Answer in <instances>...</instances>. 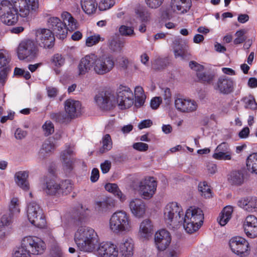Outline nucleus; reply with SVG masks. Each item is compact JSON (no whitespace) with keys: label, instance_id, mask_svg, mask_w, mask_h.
<instances>
[{"label":"nucleus","instance_id":"nucleus-1","mask_svg":"<svg viewBox=\"0 0 257 257\" xmlns=\"http://www.w3.org/2000/svg\"><path fill=\"white\" fill-rule=\"evenodd\" d=\"M39 5V0H3L0 2V21L7 26H14L19 17L27 18L36 12Z\"/></svg>","mask_w":257,"mask_h":257},{"label":"nucleus","instance_id":"nucleus-2","mask_svg":"<svg viewBox=\"0 0 257 257\" xmlns=\"http://www.w3.org/2000/svg\"><path fill=\"white\" fill-rule=\"evenodd\" d=\"M78 248L84 252L93 251L98 243V236L94 229L89 226L79 227L74 235Z\"/></svg>","mask_w":257,"mask_h":257},{"label":"nucleus","instance_id":"nucleus-3","mask_svg":"<svg viewBox=\"0 0 257 257\" xmlns=\"http://www.w3.org/2000/svg\"><path fill=\"white\" fill-rule=\"evenodd\" d=\"M109 228L111 232L116 234H126L133 229V224L130 215L125 211L118 210L110 216Z\"/></svg>","mask_w":257,"mask_h":257},{"label":"nucleus","instance_id":"nucleus-4","mask_svg":"<svg viewBox=\"0 0 257 257\" xmlns=\"http://www.w3.org/2000/svg\"><path fill=\"white\" fill-rule=\"evenodd\" d=\"M180 225H183L185 231L192 233L201 227L203 222L204 214L202 210L196 207L191 206L188 208L182 215Z\"/></svg>","mask_w":257,"mask_h":257},{"label":"nucleus","instance_id":"nucleus-5","mask_svg":"<svg viewBox=\"0 0 257 257\" xmlns=\"http://www.w3.org/2000/svg\"><path fill=\"white\" fill-rule=\"evenodd\" d=\"M183 210L181 204L177 202L168 203L163 209V219L168 225L175 228L180 225Z\"/></svg>","mask_w":257,"mask_h":257},{"label":"nucleus","instance_id":"nucleus-6","mask_svg":"<svg viewBox=\"0 0 257 257\" xmlns=\"http://www.w3.org/2000/svg\"><path fill=\"white\" fill-rule=\"evenodd\" d=\"M72 185L69 180H65L58 183L54 180L46 182L44 191L49 195L60 197L69 194L72 190Z\"/></svg>","mask_w":257,"mask_h":257},{"label":"nucleus","instance_id":"nucleus-7","mask_svg":"<svg viewBox=\"0 0 257 257\" xmlns=\"http://www.w3.org/2000/svg\"><path fill=\"white\" fill-rule=\"evenodd\" d=\"M38 48L35 41L31 39H26L21 41L17 53L20 60L34 59L38 55Z\"/></svg>","mask_w":257,"mask_h":257},{"label":"nucleus","instance_id":"nucleus-8","mask_svg":"<svg viewBox=\"0 0 257 257\" xmlns=\"http://www.w3.org/2000/svg\"><path fill=\"white\" fill-rule=\"evenodd\" d=\"M27 215L29 222L34 226L41 228L46 226V221L43 210L36 202L28 204Z\"/></svg>","mask_w":257,"mask_h":257},{"label":"nucleus","instance_id":"nucleus-9","mask_svg":"<svg viewBox=\"0 0 257 257\" xmlns=\"http://www.w3.org/2000/svg\"><path fill=\"white\" fill-rule=\"evenodd\" d=\"M115 96V105L123 109L130 107L134 103V95L131 89L120 85L117 89Z\"/></svg>","mask_w":257,"mask_h":257},{"label":"nucleus","instance_id":"nucleus-10","mask_svg":"<svg viewBox=\"0 0 257 257\" xmlns=\"http://www.w3.org/2000/svg\"><path fill=\"white\" fill-rule=\"evenodd\" d=\"M228 245L231 251L239 257H247L250 253L249 243L241 236L231 237L228 241Z\"/></svg>","mask_w":257,"mask_h":257},{"label":"nucleus","instance_id":"nucleus-11","mask_svg":"<svg viewBox=\"0 0 257 257\" xmlns=\"http://www.w3.org/2000/svg\"><path fill=\"white\" fill-rule=\"evenodd\" d=\"M37 46L45 49H51L55 42L54 33L49 29L38 28L34 31Z\"/></svg>","mask_w":257,"mask_h":257},{"label":"nucleus","instance_id":"nucleus-12","mask_svg":"<svg viewBox=\"0 0 257 257\" xmlns=\"http://www.w3.org/2000/svg\"><path fill=\"white\" fill-rule=\"evenodd\" d=\"M21 244L30 250L32 254H40L46 249L45 242L39 237L35 236H27L24 237Z\"/></svg>","mask_w":257,"mask_h":257},{"label":"nucleus","instance_id":"nucleus-13","mask_svg":"<svg viewBox=\"0 0 257 257\" xmlns=\"http://www.w3.org/2000/svg\"><path fill=\"white\" fill-rule=\"evenodd\" d=\"M94 71L98 75L109 72L114 66L113 58L109 56H98L94 54Z\"/></svg>","mask_w":257,"mask_h":257},{"label":"nucleus","instance_id":"nucleus-14","mask_svg":"<svg viewBox=\"0 0 257 257\" xmlns=\"http://www.w3.org/2000/svg\"><path fill=\"white\" fill-rule=\"evenodd\" d=\"M174 106L178 111L189 113L197 111L198 103L194 99L178 96L175 97Z\"/></svg>","mask_w":257,"mask_h":257},{"label":"nucleus","instance_id":"nucleus-15","mask_svg":"<svg viewBox=\"0 0 257 257\" xmlns=\"http://www.w3.org/2000/svg\"><path fill=\"white\" fill-rule=\"evenodd\" d=\"M98 107L102 110H107L115 106L114 94L110 91H102L95 97Z\"/></svg>","mask_w":257,"mask_h":257},{"label":"nucleus","instance_id":"nucleus-16","mask_svg":"<svg viewBox=\"0 0 257 257\" xmlns=\"http://www.w3.org/2000/svg\"><path fill=\"white\" fill-rule=\"evenodd\" d=\"M157 186V183L155 178L149 177L140 183L139 193L144 199H149L155 193Z\"/></svg>","mask_w":257,"mask_h":257},{"label":"nucleus","instance_id":"nucleus-17","mask_svg":"<svg viewBox=\"0 0 257 257\" xmlns=\"http://www.w3.org/2000/svg\"><path fill=\"white\" fill-rule=\"evenodd\" d=\"M242 228L247 237L257 238V217L253 215H247L243 221Z\"/></svg>","mask_w":257,"mask_h":257},{"label":"nucleus","instance_id":"nucleus-18","mask_svg":"<svg viewBox=\"0 0 257 257\" xmlns=\"http://www.w3.org/2000/svg\"><path fill=\"white\" fill-rule=\"evenodd\" d=\"M47 26L60 39L66 37L67 29L65 24L58 17H51L47 20Z\"/></svg>","mask_w":257,"mask_h":257},{"label":"nucleus","instance_id":"nucleus-19","mask_svg":"<svg viewBox=\"0 0 257 257\" xmlns=\"http://www.w3.org/2000/svg\"><path fill=\"white\" fill-rule=\"evenodd\" d=\"M155 244L159 251L165 250L170 244L172 238L170 233L166 229L157 231L154 236Z\"/></svg>","mask_w":257,"mask_h":257},{"label":"nucleus","instance_id":"nucleus-20","mask_svg":"<svg viewBox=\"0 0 257 257\" xmlns=\"http://www.w3.org/2000/svg\"><path fill=\"white\" fill-rule=\"evenodd\" d=\"M96 254L98 257H118L117 246L111 242H103L99 244Z\"/></svg>","mask_w":257,"mask_h":257},{"label":"nucleus","instance_id":"nucleus-21","mask_svg":"<svg viewBox=\"0 0 257 257\" xmlns=\"http://www.w3.org/2000/svg\"><path fill=\"white\" fill-rule=\"evenodd\" d=\"M116 200L112 197H106L96 200L94 203V208L99 214L109 211L115 207Z\"/></svg>","mask_w":257,"mask_h":257},{"label":"nucleus","instance_id":"nucleus-22","mask_svg":"<svg viewBox=\"0 0 257 257\" xmlns=\"http://www.w3.org/2000/svg\"><path fill=\"white\" fill-rule=\"evenodd\" d=\"M94 54H90L82 58L77 67V74L79 76H84L92 68L94 70Z\"/></svg>","mask_w":257,"mask_h":257},{"label":"nucleus","instance_id":"nucleus-23","mask_svg":"<svg viewBox=\"0 0 257 257\" xmlns=\"http://www.w3.org/2000/svg\"><path fill=\"white\" fill-rule=\"evenodd\" d=\"M234 82L226 76H220L216 83L214 88L221 93L228 94L233 91Z\"/></svg>","mask_w":257,"mask_h":257},{"label":"nucleus","instance_id":"nucleus-24","mask_svg":"<svg viewBox=\"0 0 257 257\" xmlns=\"http://www.w3.org/2000/svg\"><path fill=\"white\" fill-rule=\"evenodd\" d=\"M128 206L131 213L136 218H142L146 213L145 203L140 198L131 199L128 202Z\"/></svg>","mask_w":257,"mask_h":257},{"label":"nucleus","instance_id":"nucleus-25","mask_svg":"<svg viewBox=\"0 0 257 257\" xmlns=\"http://www.w3.org/2000/svg\"><path fill=\"white\" fill-rule=\"evenodd\" d=\"M74 154V148L70 145H66L65 149L61 152L60 158L64 170L70 171L72 169L75 162Z\"/></svg>","mask_w":257,"mask_h":257},{"label":"nucleus","instance_id":"nucleus-26","mask_svg":"<svg viewBox=\"0 0 257 257\" xmlns=\"http://www.w3.org/2000/svg\"><path fill=\"white\" fill-rule=\"evenodd\" d=\"M118 250L121 257H132L134 254V243L130 237L123 239L118 245Z\"/></svg>","mask_w":257,"mask_h":257},{"label":"nucleus","instance_id":"nucleus-27","mask_svg":"<svg viewBox=\"0 0 257 257\" xmlns=\"http://www.w3.org/2000/svg\"><path fill=\"white\" fill-rule=\"evenodd\" d=\"M81 103L72 99H68L65 101L64 108L67 116L70 118L77 117L80 113Z\"/></svg>","mask_w":257,"mask_h":257},{"label":"nucleus","instance_id":"nucleus-28","mask_svg":"<svg viewBox=\"0 0 257 257\" xmlns=\"http://www.w3.org/2000/svg\"><path fill=\"white\" fill-rule=\"evenodd\" d=\"M238 206L248 212L257 211V197L247 196L240 198L237 202Z\"/></svg>","mask_w":257,"mask_h":257},{"label":"nucleus","instance_id":"nucleus-29","mask_svg":"<svg viewBox=\"0 0 257 257\" xmlns=\"http://www.w3.org/2000/svg\"><path fill=\"white\" fill-rule=\"evenodd\" d=\"M191 6V0H171V2L172 10L181 14L188 12Z\"/></svg>","mask_w":257,"mask_h":257},{"label":"nucleus","instance_id":"nucleus-30","mask_svg":"<svg viewBox=\"0 0 257 257\" xmlns=\"http://www.w3.org/2000/svg\"><path fill=\"white\" fill-rule=\"evenodd\" d=\"M153 232V225L149 219L143 220L140 223L138 234L144 239H148L151 236Z\"/></svg>","mask_w":257,"mask_h":257},{"label":"nucleus","instance_id":"nucleus-31","mask_svg":"<svg viewBox=\"0 0 257 257\" xmlns=\"http://www.w3.org/2000/svg\"><path fill=\"white\" fill-rule=\"evenodd\" d=\"M173 52L176 58H180L181 60L185 59L188 53V46L186 43L179 40H175L174 42Z\"/></svg>","mask_w":257,"mask_h":257},{"label":"nucleus","instance_id":"nucleus-32","mask_svg":"<svg viewBox=\"0 0 257 257\" xmlns=\"http://www.w3.org/2000/svg\"><path fill=\"white\" fill-rule=\"evenodd\" d=\"M28 172L27 171H19L15 175V181L16 184L24 191H28L30 188L28 181Z\"/></svg>","mask_w":257,"mask_h":257},{"label":"nucleus","instance_id":"nucleus-33","mask_svg":"<svg viewBox=\"0 0 257 257\" xmlns=\"http://www.w3.org/2000/svg\"><path fill=\"white\" fill-rule=\"evenodd\" d=\"M80 5L84 13L89 16L95 14L98 8L96 0H80Z\"/></svg>","mask_w":257,"mask_h":257},{"label":"nucleus","instance_id":"nucleus-34","mask_svg":"<svg viewBox=\"0 0 257 257\" xmlns=\"http://www.w3.org/2000/svg\"><path fill=\"white\" fill-rule=\"evenodd\" d=\"M61 18L63 23L65 24L67 31H73L77 28V22L69 13L63 12L62 13Z\"/></svg>","mask_w":257,"mask_h":257},{"label":"nucleus","instance_id":"nucleus-35","mask_svg":"<svg viewBox=\"0 0 257 257\" xmlns=\"http://www.w3.org/2000/svg\"><path fill=\"white\" fill-rule=\"evenodd\" d=\"M245 164L249 173L257 175V153L249 154L246 159Z\"/></svg>","mask_w":257,"mask_h":257},{"label":"nucleus","instance_id":"nucleus-36","mask_svg":"<svg viewBox=\"0 0 257 257\" xmlns=\"http://www.w3.org/2000/svg\"><path fill=\"white\" fill-rule=\"evenodd\" d=\"M51 62L54 70L58 74L60 72V68L63 66L65 63V58L61 54L57 53L52 57Z\"/></svg>","mask_w":257,"mask_h":257},{"label":"nucleus","instance_id":"nucleus-37","mask_svg":"<svg viewBox=\"0 0 257 257\" xmlns=\"http://www.w3.org/2000/svg\"><path fill=\"white\" fill-rule=\"evenodd\" d=\"M232 212L233 208L231 206L223 208L218 218V221L221 226L225 225L230 219Z\"/></svg>","mask_w":257,"mask_h":257},{"label":"nucleus","instance_id":"nucleus-38","mask_svg":"<svg viewBox=\"0 0 257 257\" xmlns=\"http://www.w3.org/2000/svg\"><path fill=\"white\" fill-rule=\"evenodd\" d=\"M227 179L232 185H240L243 183L244 177L241 172L233 171L228 175Z\"/></svg>","mask_w":257,"mask_h":257},{"label":"nucleus","instance_id":"nucleus-39","mask_svg":"<svg viewBox=\"0 0 257 257\" xmlns=\"http://www.w3.org/2000/svg\"><path fill=\"white\" fill-rule=\"evenodd\" d=\"M134 95L135 96V105L137 107L141 106L144 103L146 99L143 88L139 86L136 87Z\"/></svg>","mask_w":257,"mask_h":257},{"label":"nucleus","instance_id":"nucleus-40","mask_svg":"<svg viewBox=\"0 0 257 257\" xmlns=\"http://www.w3.org/2000/svg\"><path fill=\"white\" fill-rule=\"evenodd\" d=\"M52 140L51 138H49L44 142L39 153L41 156L45 157L46 154L51 153L55 149L56 145Z\"/></svg>","mask_w":257,"mask_h":257},{"label":"nucleus","instance_id":"nucleus-41","mask_svg":"<svg viewBox=\"0 0 257 257\" xmlns=\"http://www.w3.org/2000/svg\"><path fill=\"white\" fill-rule=\"evenodd\" d=\"M9 209L12 214L19 213L20 212V202L18 197L13 196L11 198Z\"/></svg>","mask_w":257,"mask_h":257},{"label":"nucleus","instance_id":"nucleus-42","mask_svg":"<svg viewBox=\"0 0 257 257\" xmlns=\"http://www.w3.org/2000/svg\"><path fill=\"white\" fill-rule=\"evenodd\" d=\"M241 101L244 104L245 108L252 110L257 109V103L252 95L249 94L243 97Z\"/></svg>","mask_w":257,"mask_h":257},{"label":"nucleus","instance_id":"nucleus-43","mask_svg":"<svg viewBox=\"0 0 257 257\" xmlns=\"http://www.w3.org/2000/svg\"><path fill=\"white\" fill-rule=\"evenodd\" d=\"M198 190L201 195L205 198H210L212 196V193L209 186L207 182L204 181L200 182L198 185Z\"/></svg>","mask_w":257,"mask_h":257},{"label":"nucleus","instance_id":"nucleus-44","mask_svg":"<svg viewBox=\"0 0 257 257\" xmlns=\"http://www.w3.org/2000/svg\"><path fill=\"white\" fill-rule=\"evenodd\" d=\"M30 250L22 244L17 248L13 253V257H32Z\"/></svg>","mask_w":257,"mask_h":257},{"label":"nucleus","instance_id":"nucleus-45","mask_svg":"<svg viewBox=\"0 0 257 257\" xmlns=\"http://www.w3.org/2000/svg\"><path fill=\"white\" fill-rule=\"evenodd\" d=\"M104 39L100 36V35L95 34L93 35L88 37L86 39V46L89 47L96 45L100 41H103Z\"/></svg>","mask_w":257,"mask_h":257},{"label":"nucleus","instance_id":"nucleus-46","mask_svg":"<svg viewBox=\"0 0 257 257\" xmlns=\"http://www.w3.org/2000/svg\"><path fill=\"white\" fill-rule=\"evenodd\" d=\"M102 147L100 149V152L103 153L105 152L110 150L112 146V142L110 136L106 134L102 138Z\"/></svg>","mask_w":257,"mask_h":257},{"label":"nucleus","instance_id":"nucleus-47","mask_svg":"<svg viewBox=\"0 0 257 257\" xmlns=\"http://www.w3.org/2000/svg\"><path fill=\"white\" fill-rule=\"evenodd\" d=\"M109 48L114 52L120 51L123 47V42L120 40L112 38L108 41Z\"/></svg>","mask_w":257,"mask_h":257},{"label":"nucleus","instance_id":"nucleus-48","mask_svg":"<svg viewBox=\"0 0 257 257\" xmlns=\"http://www.w3.org/2000/svg\"><path fill=\"white\" fill-rule=\"evenodd\" d=\"M181 253V247L177 244L173 245L166 252V257H179Z\"/></svg>","mask_w":257,"mask_h":257},{"label":"nucleus","instance_id":"nucleus-49","mask_svg":"<svg viewBox=\"0 0 257 257\" xmlns=\"http://www.w3.org/2000/svg\"><path fill=\"white\" fill-rule=\"evenodd\" d=\"M212 157L218 160H230L232 159V154H227L226 152L220 151H215Z\"/></svg>","mask_w":257,"mask_h":257},{"label":"nucleus","instance_id":"nucleus-50","mask_svg":"<svg viewBox=\"0 0 257 257\" xmlns=\"http://www.w3.org/2000/svg\"><path fill=\"white\" fill-rule=\"evenodd\" d=\"M246 32L247 31L245 29H241L237 31L235 34L236 38L234 40V43L235 44H239L245 41L247 38L245 35Z\"/></svg>","mask_w":257,"mask_h":257},{"label":"nucleus","instance_id":"nucleus-51","mask_svg":"<svg viewBox=\"0 0 257 257\" xmlns=\"http://www.w3.org/2000/svg\"><path fill=\"white\" fill-rule=\"evenodd\" d=\"M114 0H101L98 5V9L100 11H106L114 6Z\"/></svg>","mask_w":257,"mask_h":257},{"label":"nucleus","instance_id":"nucleus-52","mask_svg":"<svg viewBox=\"0 0 257 257\" xmlns=\"http://www.w3.org/2000/svg\"><path fill=\"white\" fill-rule=\"evenodd\" d=\"M197 76L198 79L205 83H210L214 78V75L211 74H207L204 72H198Z\"/></svg>","mask_w":257,"mask_h":257},{"label":"nucleus","instance_id":"nucleus-53","mask_svg":"<svg viewBox=\"0 0 257 257\" xmlns=\"http://www.w3.org/2000/svg\"><path fill=\"white\" fill-rule=\"evenodd\" d=\"M42 128L46 136H49L54 132V125L50 120L46 121L43 125Z\"/></svg>","mask_w":257,"mask_h":257},{"label":"nucleus","instance_id":"nucleus-54","mask_svg":"<svg viewBox=\"0 0 257 257\" xmlns=\"http://www.w3.org/2000/svg\"><path fill=\"white\" fill-rule=\"evenodd\" d=\"M162 95L166 105H169L171 102L172 94L168 88L162 89Z\"/></svg>","mask_w":257,"mask_h":257},{"label":"nucleus","instance_id":"nucleus-55","mask_svg":"<svg viewBox=\"0 0 257 257\" xmlns=\"http://www.w3.org/2000/svg\"><path fill=\"white\" fill-rule=\"evenodd\" d=\"M136 14L142 21H148L150 17L148 11L144 8L138 9Z\"/></svg>","mask_w":257,"mask_h":257},{"label":"nucleus","instance_id":"nucleus-56","mask_svg":"<svg viewBox=\"0 0 257 257\" xmlns=\"http://www.w3.org/2000/svg\"><path fill=\"white\" fill-rule=\"evenodd\" d=\"M119 32L121 35L130 36L134 34V29L131 27L122 25L120 27Z\"/></svg>","mask_w":257,"mask_h":257},{"label":"nucleus","instance_id":"nucleus-57","mask_svg":"<svg viewBox=\"0 0 257 257\" xmlns=\"http://www.w3.org/2000/svg\"><path fill=\"white\" fill-rule=\"evenodd\" d=\"M146 5L151 9H157L163 4L164 0H145Z\"/></svg>","mask_w":257,"mask_h":257},{"label":"nucleus","instance_id":"nucleus-58","mask_svg":"<svg viewBox=\"0 0 257 257\" xmlns=\"http://www.w3.org/2000/svg\"><path fill=\"white\" fill-rule=\"evenodd\" d=\"M215 151H220L232 155V152L229 145L226 142H223L219 144L216 148Z\"/></svg>","mask_w":257,"mask_h":257},{"label":"nucleus","instance_id":"nucleus-59","mask_svg":"<svg viewBox=\"0 0 257 257\" xmlns=\"http://www.w3.org/2000/svg\"><path fill=\"white\" fill-rule=\"evenodd\" d=\"M104 188L107 191L112 193L113 195L117 193V190L120 189L117 185L115 183H107Z\"/></svg>","mask_w":257,"mask_h":257},{"label":"nucleus","instance_id":"nucleus-60","mask_svg":"<svg viewBox=\"0 0 257 257\" xmlns=\"http://www.w3.org/2000/svg\"><path fill=\"white\" fill-rule=\"evenodd\" d=\"M133 147L134 149L141 152H145L149 148L148 144L142 142L134 143Z\"/></svg>","mask_w":257,"mask_h":257},{"label":"nucleus","instance_id":"nucleus-61","mask_svg":"<svg viewBox=\"0 0 257 257\" xmlns=\"http://www.w3.org/2000/svg\"><path fill=\"white\" fill-rule=\"evenodd\" d=\"M189 66L191 69L194 70L198 72H202L204 70L203 66L196 63L195 61H191L189 63Z\"/></svg>","mask_w":257,"mask_h":257},{"label":"nucleus","instance_id":"nucleus-62","mask_svg":"<svg viewBox=\"0 0 257 257\" xmlns=\"http://www.w3.org/2000/svg\"><path fill=\"white\" fill-rule=\"evenodd\" d=\"M162 102L161 97H155L153 98L150 103L151 107L153 109H156L158 108Z\"/></svg>","mask_w":257,"mask_h":257},{"label":"nucleus","instance_id":"nucleus-63","mask_svg":"<svg viewBox=\"0 0 257 257\" xmlns=\"http://www.w3.org/2000/svg\"><path fill=\"white\" fill-rule=\"evenodd\" d=\"M9 69L8 68H5L0 70V83L4 84L7 79Z\"/></svg>","mask_w":257,"mask_h":257},{"label":"nucleus","instance_id":"nucleus-64","mask_svg":"<svg viewBox=\"0 0 257 257\" xmlns=\"http://www.w3.org/2000/svg\"><path fill=\"white\" fill-rule=\"evenodd\" d=\"M111 167V162L109 161L106 160L100 165V168L103 174L107 173Z\"/></svg>","mask_w":257,"mask_h":257}]
</instances>
